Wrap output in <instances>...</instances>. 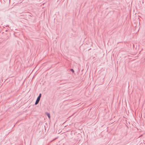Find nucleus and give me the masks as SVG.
<instances>
[{"instance_id":"1","label":"nucleus","mask_w":145,"mask_h":145,"mask_svg":"<svg viewBox=\"0 0 145 145\" xmlns=\"http://www.w3.org/2000/svg\"><path fill=\"white\" fill-rule=\"evenodd\" d=\"M41 96V94L40 93L39 94V96L37 98V99H36V102L35 103V105H37L39 103L40 100Z\"/></svg>"},{"instance_id":"2","label":"nucleus","mask_w":145,"mask_h":145,"mask_svg":"<svg viewBox=\"0 0 145 145\" xmlns=\"http://www.w3.org/2000/svg\"><path fill=\"white\" fill-rule=\"evenodd\" d=\"M47 116H48V118L49 119H50V113H47Z\"/></svg>"},{"instance_id":"3","label":"nucleus","mask_w":145,"mask_h":145,"mask_svg":"<svg viewBox=\"0 0 145 145\" xmlns=\"http://www.w3.org/2000/svg\"><path fill=\"white\" fill-rule=\"evenodd\" d=\"M70 70H71V71L72 72H74V70H73V69H70Z\"/></svg>"},{"instance_id":"4","label":"nucleus","mask_w":145,"mask_h":145,"mask_svg":"<svg viewBox=\"0 0 145 145\" xmlns=\"http://www.w3.org/2000/svg\"><path fill=\"white\" fill-rule=\"evenodd\" d=\"M136 28H137V27H136H136H135V29H136Z\"/></svg>"}]
</instances>
